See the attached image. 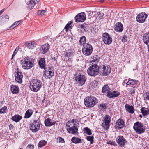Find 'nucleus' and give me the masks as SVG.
<instances>
[{"instance_id": "obj_1", "label": "nucleus", "mask_w": 149, "mask_h": 149, "mask_svg": "<svg viewBox=\"0 0 149 149\" xmlns=\"http://www.w3.org/2000/svg\"><path fill=\"white\" fill-rule=\"evenodd\" d=\"M21 62L23 69H31L33 66L34 61L31 57L26 56L21 61Z\"/></svg>"}, {"instance_id": "obj_2", "label": "nucleus", "mask_w": 149, "mask_h": 149, "mask_svg": "<svg viewBox=\"0 0 149 149\" xmlns=\"http://www.w3.org/2000/svg\"><path fill=\"white\" fill-rule=\"evenodd\" d=\"M41 81L37 79H32L30 82V88L31 90L37 92L40 89L42 86Z\"/></svg>"}, {"instance_id": "obj_3", "label": "nucleus", "mask_w": 149, "mask_h": 149, "mask_svg": "<svg viewBox=\"0 0 149 149\" xmlns=\"http://www.w3.org/2000/svg\"><path fill=\"white\" fill-rule=\"evenodd\" d=\"M84 104L88 108L93 107L97 103V100L95 97L91 95L86 97L84 99Z\"/></svg>"}, {"instance_id": "obj_4", "label": "nucleus", "mask_w": 149, "mask_h": 149, "mask_svg": "<svg viewBox=\"0 0 149 149\" xmlns=\"http://www.w3.org/2000/svg\"><path fill=\"white\" fill-rule=\"evenodd\" d=\"M99 67L96 64L90 66L87 70V73L91 76L95 77L99 73Z\"/></svg>"}, {"instance_id": "obj_5", "label": "nucleus", "mask_w": 149, "mask_h": 149, "mask_svg": "<svg viewBox=\"0 0 149 149\" xmlns=\"http://www.w3.org/2000/svg\"><path fill=\"white\" fill-rule=\"evenodd\" d=\"M133 128L136 132L138 134H141L145 132L144 126L141 122L138 121L135 122L134 124Z\"/></svg>"}, {"instance_id": "obj_6", "label": "nucleus", "mask_w": 149, "mask_h": 149, "mask_svg": "<svg viewBox=\"0 0 149 149\" xmlns=\"http://www.w3.org/2000/svg\"><path fill=\"white\" fill-rule=\"evenodd\" d=\"M40 122L38 120H35L31 122L30 125V129L32 132L36 133L38 131L40 125Z\"/></svg>"}, {"instance_id": "obj_7", "label": "nucleus", "mask_w": 149, "mask_h": 149, "mask_svg": "<svg viewBox=\"0 0 149 149\" xmlns=\"http://www.w3.org/2000/svg\"><path fill=\"white\" fill-rule=\"evenodd\" d=\"M99 72L100 75L102 76H107L109 75L111 72L110 67L108 65L105 66L102 65L99 67Z\"/></svg>"}, {"instance_id": "obj_8", "label": "nucleus", "mask_w": 149, "mask_h": 149, "mask_svg": "<svg viewBox=\"0 0 149 149\" xmlns=\"http://www.w3.org/2000/svg\"><path fill=\"white\" fill-rule=\"evenodd\" d=\"M70 121H68L66 123L67 130L69 133H71L73 134H75L78 133V129L77 127L75 125V124H73V125L70 127Z\"/></svg>"}, {"instance_id": "obj_9", "label": "nucleus", "mask_w": 149, "mask_h": 149, "mask_svg": "<svg viewBox=\"0 0 149 149\" xmlns=\"http://www.w3.org/2000/svg\"><path fill=\"white\" fill-rule=\"evenodd\" d=\"M45 73L43 75L46 79H50L54 75V70L53 67L46 68L44 69Z\"/></svg>"}, {"instance_id": "obj_10", "label": "nucleus", "mask_w": 149, "mask_h": 149, "mask_svg": "<svg viewBox=\"0 0 149 149\" xmlns=\"http://www.w3.org/2000/svg\"><path fill=\"white\" fill-rule=\"evenodd\" d=\"M82 51L84 55L87 56H89L93 51V47L90 44L87 43L83 46Z\"/></svg>"}, {"instance_id": "obj_11", "label": "nucleus", "mask_w": 149, "mask_h": 149, "mask_svg": "<svg viewBox=\"0 0 149 149\" xmlns=\"http://www.w3.org/2000/svg\"><path fill=\"white\" fill-rule=\"evenodd\" d=\"M103 119L104 122L102 123V126L103 127L104 129L107 130L109 127L111 117L109 115L106 114L103 118Z\"/></svg>"}, {"instance_id": "obj_12", "label": "nucleus", "mask_w": 149, "mask_h": 149, "mask_svg": "<svg viewBox=\"0 0 149 149\" xmlns=\"http://www.w3.org/2000/svg\"><path fill=\"white\" fill-rule=\"evenodd\" d=\"M14 74L15 81L19 83H22L23 75L21 71L19 69L17 68L15 70Z\"/></svg>"}, {"instance_id": "obj_13", "label": "nucleus", "mask_w": 149, "mask_h": 149, "mask_svg": "<svg viewBox=\"0 0 149 149\" xmlns=\"http://www.w3.org/2000/svg\"><path fill=\"white\" fill-rule=\"evenodd\" d=\"M86 79L85 76L83 74H79L75 77V80L77 83L80 86H82L85 84Z\"/></svg>"}, {"instance_id": "obj_14", "label": "nucleus", "mask_w": 149, "mask_h": 149, "mask_svg": "<svg viewBox=\"0 0 149 149\" xmlns=\"http://www.w3.org/2000/svg\"><path fill=\"white\" fill-rule=\"evenodd\" d=\"M116 142L120 146L124 147L127 141L123 136L121 135L118 136L116 139Z\"/></svg>"}, {"instance_id": "obj_15", "label": "nucleus", "mask_w": 149, "mask_h": 149, "mask_svg": "<svg viewBox=\"0 0 149 149\" xmlns=\"http://www.w3.org/2000/svg\"><path fill=\"white\" fill-rule=\"evenodd\" d=\"M102 38L103 41L105 44L109 45L112 41V38L108 33L106 32L103 33Z\"/></svg>"}, {"instance_id": "obj_16", "label": "nucleus", "mask_w": 149, "mask_h": 149, "mask_svg": "<svg viewBox=\"0 0 149 149\" xmlns=\"http://www.w3.org/2000/svg\"><path fill=\"white\" fill-rule=\"evenodd\" d=\"M147 15L144 12L141 13L139 14L137 16L136 20L139 23H143L147 18Z\"/></svg>"}, {"instance_id": "obj_17", "label": "nucleus", "mask_w": 149, "mask_h": 149, "mask_svg": "<svg viewBox=\"0 0 149 149\" xmlns=\"http://www.w3.org/2000/svg\"><path fill=\"white\" fill-rule=\"evenodd\" d=\"M85 13L82 12L78 14L75 17V22H84L86 19Z\"/></svg>"}, {"instance_id": "obj_18", "label": "nucleus", "mask_w": 149, "mask_h": 149, "mask_svg": "<svg viewBox=\"0 0 149 149\" xmlns=\"http://www.w3.org/2000/svg\"><path fill=\"white\" fill-rule=\"evenodd\" d=\"M125 123L123 120L119 119L117 120L115 123V127L116 128L121 129L125 126Z\"/></svg>"}, {"instance_id": "obj_19", "label": "nucleus", "mask_w": 149, "mask_h": 149, "mask_svg": "<svg viewBox=\"0 0 149 149\" xmlns=\"http://www.w3.org/2000/svg\"><path fill=\"white\" fill-rule=\"evenodd\" d=\"M120 94L118 91H109L107 92V96L110 98L118 97Z\"/></svg>"}, {"instance_id": "obj_20", "label": "nucleus", "mask_w": 149, "mask_h": 149, "mask_svg": "<svg viewBox=\"0 0 149 149\" xmlns=\"http://www.w3.org/2000/svg\"><path fill=\"white\" fill-rule=\"evenodd\" d=\"M50 46L48 43H46L40 47L39 50L40 52L42 54H44L47 52Z\"/></svg>"}, {"instance_id": "obj_21", "label": "nucleus", "mask_w": 149, "mask_h": 149, "mask_svg": "<svg viewBox=\"0 0 149 149\" xmlns=\"http://www.w3.org/2000/svg\"><path fill=\"white\" fill-rule=\"evenodd\" d=\"M56 123L55 121L52 120L51 121V120L49 118L45 119L44 121L45 125L46 127H50L54 125Z\"/></svg>"}, {"instance_id": "obj_22", "label": "nucleus", "mask_w": 149, "mask_h": 149, "mask_svg": "<svg viewBox=\"0 0 149 149\" xmlns=\"http://www.w3.org/2000/svg\"><path fill=\"white\" fill-rule=\"evenodd\" d=\"M139 82V81L138 80L129 78L127 81L126 82V84L128 85L136 86Z\"/></svg>"}, {"instance_id": "obj_23", "label": "nucleus", "mask_w": 149, "mask_h": 149, "mask_svg": "<svg viewBox=\"0 0 149 149\" xmlns=\"http://www.w3.org/2000/svg\"><path fill=\"white\" fill-rule=\"evenodd\" d=\"M19 90V88L17 86L13 84L10 86V90L13 94L18 93Z\"/></svg>"}, {"instance_id": "obj_24", "label": "nucleus", "mask_w": 149, "mask_h": 149, "mask_svg": "<svg viewBox=\"0 0 149 149\" xmlns=\"http://www.w3.org/2000/svg\"><path fill=\"white\" fill-rule=\"evenodd\" d=\"M29 0V3H28L27 8L30 10L32 9L34 7L35 4L37 3L39 1V0Z\"/></svg>"}, {"instance_id": "obj_25", "label": "nucleus", "mask_w": 149, "mask_h": 149, "mask_svg": "<svg viewBox=\"0 0 149 149\" xmlns=\"http://www.w3.org/2000/svg\"><path fill=\"white\" fill-rule=\"evenodd\" d=\"M114 29L117 32H121L123 29V26L120 22L117 23L115 26Z\"/></svg>"}, {"instance_id": "obj_26", "label": "nucleus", "mask_w": 149, "mask_h": 149, "mask_svg": "<svg viewBox=\"0 0 149 149\" xmlns=\"http://www.w3.org/2000/svg\"><path fill=\"white\" fill-rule=\"evenodd\" d=\"M38 64L39 67L41 69L45 68V60L44 58H40L38 61Z\"/></svg>"}, {"instance_id": "obj_27", "label": "nucleus", "mask_w": 149, "mask_h": 149, "mask_svg": "<svg viewBox=\"0 0 149 149\" xmlns=\"http://www.w3.org/2000/svg\"><path fill=\"white\" fill-rule=\"evenodd\" d=\"M126 110L129 113L133 114L134 111V107L132 105H130L126 104L125 105Z\"/></svg>"}, {"instance_id": "obj_28", "label": "nucleus", "mask_w": 149, "mask_h": 149, "mask_svg": "<svg viewBox=\"0 0 149 149\" xmlns=\"http://www.w3.org/2000/svg\"><path fill=\"white\" fill-rule=\"evenodd\" d=\"M22 118V116L18 114H16L12 116L11 118V120L12 121L16 122H19Z\"/></svg>"}, {"instance_id": "obj_29", "label": "nucleus", "mask_w": 149, "mask_h": 149, "mask_svg": "<svg viewBox=\"0 0 149 149\" xmlns=\"http://www.w3.org/2000/svg\"><path fill=\"white\" fill-rule=\"evenodd\" d=\"M143 40L145 44H149V33H147L143 35Z\"/></svg>"}, {"instance_id": "obj_30", "label": "nucleus", "mask_w": 149, "mask_h": 149, "mask_svg": "<svg viewBox=\"0 0 149 149\" xmlns=\"http://www.w3.org/2000/svg\"><path fill=\"white\" fill-rule=\"evenodd\" d=\"M33 111L31 109H29L26 111L24 116V118H28L30 117L33 114Z\"/></svg>"}, {"instance_id": "obj_31", "label": "nucleus", "mask_w": 149, "mask_h": 149, "mask_svg": "<svg viewBox=\"0 0 149 149\" xmlns=\"http://www.w3.org/2000/svg\"><path fill=\"white\" fill-rule=\"evenodd\" d=\"M140 110L143 116L149 115V109L148 108L143 107Z\"/></svg>"}, {"instance_id": "obj_32", "label": "nucleus", "mask_w": 149, "mask_h": 149, "mask_svg": "<svg viewBox=\"0 0 149 149\" xmlns=\"http://www.w3.org/2000/svg\"><path fill=\"white\" fill-rule=\"evenodd\" d=\"M36 44L35 42L33 41L29 42H26L25 43V45L29 49H31L36 47Z\"/></svg>"}, {"instance_id": "obj_33", "label": "nucleus", "mask_w": 149, "mask_h": 149, "mask_svg": "<svg viewBox=\"0 0 149 149\" xmlns=\"http://www.w3.org/2000/svg\"><path fill=\"white\" fill-rule=\"evenodd\" d=\"M71 141L72 143L75 144L82 143L81 139L78 137H73L71 139Z\"/></svg>"}, {"instance_id": "obj_34", "label": "nucleus", "mask_w": 149, "mask_h": 149, "mask_svg": "<svg viewBox=\"0 0 149 149\" xmlns=\"http://www.w3.org/2000/svg\"><path fill=\"white\" fill-rule=\"evenodd\" d=\"M86 38L85 36H83L82 37L80 38V39L79 41V45L81 46H83L85 44H86Z\"/></svg>"}, {"instance_id": "obj_35", "label": "nucleus", "mask_w": 149, "mask_h": 149, "mask_svg": "<svg viewBox=\"0 0 149 149\" xmlns=\"http://www.w3.org/2000/svg\"><path fill=\"white\" fill-rule=\"evenodd\" d=\"M110 88L107 84L103 86L102 88V91L103 93H105L109 91Z\"/></svg>"}, {"instance_id": "obj_36", "label": "nucleus", "mask_w": 149, "mask_h": 149, "mask_svg": "<svg viewBox=\"0 0 149 149\" xmlns=\"http://www.w3.org/2000/svg\"><path fill=\"white\" fill-rule=\"evenodd\" d=\"M73 54V52H72L71 50L69 49L64 52V55L65 57H70Z\"/></svg>"}, {"instance_id": "obj_37", "label": "nucleus", "mask_w": 149, "mask_h": 149, "mask_svg": "<svg viewBox=\"0 0 149 149\" xmlns=\"http://www.w3.org/2000/svg\"><path fill=\"white\" fill-rule=\"evenodd\" d=\"M84 133H86L88 135H91L92 134V132L91 130L88 127H84L83 128Z\"/></svg>"}, {"instance_id": "obj_38", "label": "nucleus", "mask_w": 149, "mask_h": 149, "mask_svg": "<svg viewBox=\"0 0 149 149\" xmlns=\"http://www.w3.org/2000/svg\"><path fill=\"white\" fill-rule=\"evenodd\" d=\"M107 107V104L106 103H101L99 105V109L101 110H105Z\"/></svg>"}, {"instance_id": "obj_39", "label": "nucleus", "mask_w": 149, "mask_h": 149, "mask_svg": "<svg viewBox=\"0 0 149 149\" xmlns=\"http://www.w3.org/2000/svg\"><path fill=\"white\" fill-rule=\"evenodd\" d=\"M135 87H132L128 89L129 94L132 95L135 93V89L134 88Z\"/></svg>"}, {"instance_id": "obj_40", "label": "nucleus", "mask_w": 149, "mask_h": 149, "mask_svg": "<svg viewBox=\"0 0 149 149\" xmlns=\"http://www.w3.org/2000/svg\"><path fill=\"white\" fill-rule=\"evenodd\" d=\"M73 21H70L68 23L66 26L64 28V29L66 30V31H68V30L72 28V26H70L71 24L73 23Z\"/></svg>"}, {"instance_id": "obj_41", "label": "nucleus", "mask_w": 149, "mask_h": 149, "mask_svg": "<svg viewBox=\"0 0 149 149\" xmlns=\"http://www.w3.org/2000/svg\"><path fill=\"white\" fill-rule=\"evenodd\" d=\"M47 143V141L45 140H41L39 142L38 144V147H42L45 146L46 144Z\"/></svg>"}, {"instance_id": "obj_42", "label": "nucleus", "mask_w": 149, "mask_h": 149, "mask_svg": "<svg viewBox=\"0 0 149 149\" xmlns=\"http://www.w3.org/2000/svg\"><path fill=\"white\" fill-rule=\"evenodd\" d=\"M100 57L97 55H95L93 56V59L92 61L93 62L97 63L99 62Z\"/></svg>"}, {"instance_id": "obj_43", "label": "nucleus", "mask_w": 149, "mask_h": 149, "mask_svg": "<svg viewBox=\"0 0 149 149\" xmlns=\"http://www.w3.org/2000/svg\"><path fill=\"white\" fill-rule=\"evenodd\" d=\"M7 107L4 106V107H2L0 109V113H6L7 111Z\"/></svg>"}, {"instance_id": "obj_44", "label": "nucleus", "mask_w": 149, "mask_h": 149, "mask_svg": "<svg viewBox=\"0 0 149 149\" xmlns=\"http://www.w3.org/2000/svg\"><path fill=\"white\" fill-rule=\"evenodd\" d=\"M86 139L87 141H90V143L92 144L93 142L94 137L93 136H86Z\"/></svg>"}, {"instance_id": "obj_45", "label": "nucleus", "mask_w": 149, "mask_h": 149, "mask_svg": "<svg viewBox=\"0 0 149 149\" xmlns=\"http://www.w3.org/2000/svg\"><path fill=\"white\" fill-rule=\"evenodd\" d=\"M9 16L8 15H3L0 17V19L5 21H8L9 19Z\"/></svg>"}, {"instance_id": "obj_46", "label": "nucleus", "mask_w": 149, "mask_h": 149, "mask_svg": "<svg viewBox=\"0 0 149 149\" xmlns=\"http://www.w3.org/2000/svg\"><path fill=\"white\" fill-rule=\"evenodd\" d=\"M77 123L78 125L79 124V121H78V120L77 119H74L72 120H71L70 121V123H74V124H75V125H76V123Z\"/></svg>"}, {"instance_id": "obj_47", "label": "nucleus", "mask_w": 149, "mask_h": 149, "mask_svg": "<svg viewBox=\"0 0 149 149\" xmlns=\"http://www.w3.org/2000/svg\"><path fill=\"white\" fill-rule=\"evenodd\" d=\"M57 142L63 143H65L64 139L61 137H58L57 138Z\"/></svg>"}, {"instance_id": "obj_48", "label": "nucleus", "mask_w": 149, "mask_h": 149, "mask_svg": "<svg viewBox=\"0 0 149 149\" xmlns=\"http://www.w3.org/2000/svg\"><path fill=\"white\" fill-rule=\"evenodd\" d=\"M45 12V10H40L38 11V14L39 16H41L43 15Z\"/></svg>"}, {"instance_id": "obj_49", "label": "nucleus", "mask_w": 149, "mask_h": 149, "mask_svg": "<svg viewBox=\"0 0 149 149\" xmlns=\"http://www.w3.org/2000/svg\"><path fill=\"white\" fill-rule=\"evenodd\" d=\"M51 56L52 59L54 60L55 61H57V56H56V55L55 53L52 54Z\"/></svg>"}, {"instance_id": "obj_50", "label": "nucleus", "mask_w": 149, "mask_h": 149, "mask_svg": "<svg viewBox=\"0 0 149 149\" xmlns=\"http://www.w3.org/2000/svg\"><path fill=\"white\" fill-rule=\"evenodd\" d=\"M144 95L145 96L144 97V100H149V91L146 92L144 93Z\"/></svg>"}, {"instance_id": "obj_51", "label": "nucleus", "mask_w": 149, "mask_h": 149, "mask_svg": "<svg viewBox=\"0 0 149 149\" xmlns=\"http://www.w3.org/2000/svg\"><path fill=\"white\" fill-rule=\"evenodd\" d=\"M106 143H107V144H110L111 145H114L115 146H116L117 145L116 143L114 141H107Z\"/></svg>"}, {"instance_id": "obj_52", "label": "nucleus", "mask_w": 149, "mask_h": 149, "mask_svg": "<svg viewBox=\"0 0 149 149\" xmlns=\"http://www.w3.org/2000/svg\"><path fill=\"white\" fill-rule=\"evenodd\" d=\"M17 51L16 49L13 52V53L12 55V56L11 59H12L15 56V55H16V54L17 53Z\"/></svg>"}, {"instance_id": "obj_53", "label": "nucleus", "mask_w": 149, "mask_h": 149, "mask_svg": "<svg viewBox=\"0 0 149 149\" xmlns=\"http://www.w3.org/2000/svg\"><path fill=\"white\" fill-rule=\"evenodd\" d=\"M28 148H29L31 149H33L34 148V146L31 145H29L27 146Z\"/></svg>"}, {"instance_id": "obj_54", "label": "nucleus", "mask_w": 149, "mask_h": 149, "mask_svg": "<svg viewBox=\"0 0 149 149\" xmlns=\"http://www.w3.org/2000/svg\"><path fill=\"white\" fill-rule=\"evenodd\" d=\"M84 23L82 24V25H81V26H80V27L81 29H82V30H81V31H83V29H84V30L85 31H86L85 30V29H84V28H85V25H84Z\"/></svg>"}, {"instance_id": "obj_55", "label": "nucleus", "mask_w": 149, "mask_h": 149, "mask_svg": "<svg viewBox=\"0 0 149 149\" xmlns=\"http://www.w3.org/2000/svg\"><path fill=\"white\" fill-rule=\"evenodd\" d=\"M20 21H16V22H14L13 23L14 25H15L16 26H17V25H18L19 24V22Z\"/></svg>"}, {"instance_id": "obj_56", "label": "nucleus", "mask_w": 149, "mask_h": 149, "mask_svg": "<svg viewBox=\"0 0 149 149\" xmlns=\"http://www.w3.org/2000/svg\"><path fill=\"white\" fill-rule=\"evenodd\" d=\"M122 41L123 43H124L125 42H126L127 40L125 38V36H124L123 37V38Z\"/></svg>"}, {"instance_id": "obj_57", "label": "nucleus", "mask_w": 149, "mask_h": 149, "mask_svg": "<svg viewBox=\"0 0 149 149\" xmlns=\"http://www.w3.org/2000/svg\"><path fill=\"white\" fill-rule=\"evenodd\" d=\"M16 26L15 25H14V24H13L10 27V29H14L15 27Z\"/></svg>"}, {"instance_id": "obj_58", "label": "nucleus", "mask_w": 149, "mask_h": 149, "mask_svg": "<svg viewBox=\"0 0 149 149\" xmlns=\"http://www.w3.org/2000/svg\"><path fill=\"white\" fill-rule=\"evenodd\" d=\"M13 127L14 126L12 124H10L9 125V128L10 130L13 129Z\"/></svg>"}, {"instance_id": "obj_59", "label": "nucleus", "mask_w": 149, "mask_h": 149, "mask_svg": "<svg viewBox=\"0 0 149 149\" xmlns=\"http://www.w3.org/2000/svg\"><path fill=\"white\" fill-rule=\"evenodd\" d=\"M67 61L69 62L70 63H71V62H72L71 58H70V57H69V58L67 60Z\"/></svg>"}, {"instance_id": "obj_60", "label": "nucleus", "mask_w": 149, "mask_h": 149, "mask_svg": "<svg viewBox=\"0 0 149 149\" xmlns=\"http://www.w3.org/2000/svg\"><path fill=\"white\" fill-rule=\"evenodd\" d=\"M4 10V9H3L0 11V15L3 12Z\"/></svg>"}, {"instance_id": "obj_61", "label": "nucleus", "mask_w": 149, "mask_h": 149, "mask_svg": "<svg viewBox=\"0 0 149 149\" xmlns=\"http://www.w3.org/2000/svg\"><path fill=\"white\" fill-rule=\"evenodd\" d=\"M146 45H147L148 46V51L149 52V44H146Z\"/></svg>"}, {"instance_id": "obj_62", "label": "nucleus", "mask_w": 149, "mask_h": 149, "mask_svg": "<svg viewBox=\"0 0 149 149\" xmlns=\"http://www.w3.org/2000/svg\"><path fill=\"white\" fill-rule=\"evenodd\" d=\"M47 101L46 102H45V99H44L42 101V102L43 103V102H45V103H47Z\"/></svg>"}, {"instance_id": "obj_63", "label": "nucleus", "mask_w": 149, "mask_h": 149, "mask_svg": "<svg viewBox=\"0 0 149 149\" xmlns=\"http://www.w3.org/2000/svg\"><path fill=\"white\" fill-rule=\"evenodd\" d=\"M139 117L141 118H142V116L141 115H139Z\"/></svg>"}, {"instance_id": "obj_64", "label": "nucleus", "mask_w": 149, "mask_h": 149, "mask_svg": "<svg viewBox=\"0 0 149 149\" xmlns=\"http://www.w3.org/2000/svg\"><path fill=\"white\" fill-rule=\"evenodd\" d=\"M127 81V79H125L124 80V81L125 82V81Z\"/></svg>"}]
</instances>
